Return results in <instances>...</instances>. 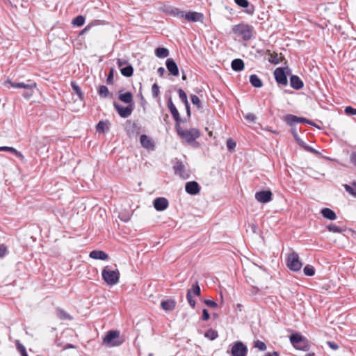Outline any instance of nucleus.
I'll list each match as a JSON object with an SVG mask.
<instances>
[{"mask_svg":"<svg viewBox=\"0 0 356 356\" xmlns=\"http://www.w3.org/2000/svg\"><path fill=\"white\" fill-rule=\"evenodd\" d=\"M120 275L118 269H112L109 266H105L102 271L103 280L109 286L115 285L119 282Z\"/></svg>","mask_w":356,"mask_h":356,"instance_id":"f257e3e1","label":"nucleus"},{"mask_svg":"<svg viewBox=\"0 0 356 356\" xmlns=\"http://www.w3.org/2000/svg\"><path fill=\"white\" fill-rule=\"evenodd\" d=\"M176 130L181 138L188 143H192L200 136V133L197 129L192 128L188 130L183 129L179 122L176 124Z\"/></svg>","mask_w":356,"mask_h":356,"instance_id":"f03ea898","label":"nucleus"},{"mask_svg":"<svg viewBox=\"0 0 356 356\" xmlns=\"http://www.w3.org/2000/svg\"><path fill=\"white\" fill-rule=\"evenodd\" d=\"M122 340L120 337V332L118 330H110L106 332L102 339L103 345L106 347H115L122 344Z\"/></svg>","mask_w":356,"mask_h":356,"instance_id":"7ed1b4c3","label":"nucleus"},{"mask_svg":"<svg viewBox=\"0 0 356 356\" xmlns=\"http://www.w3.org/2000/svg\"><path fill=\"white\" fill-rule=\"evenodd\" d=\"M290 341L296 349L305 351L309 349V343L308 340L299 333L291 335Z\"/></svg>","mask_w":356,"mask_h":356,"instance_id":"20e7f679","label":"nucleus"},{"mask_svg":"<svg viewBox=\"0 0 356 356\" xmlns=\"http://www.w3.org/2000/svg\"><path fill=\"white\" fill-rule=\"evenodd\" d=\"M232 30L237 36L241 37L245 40H250L252 35L253 29L248 24H241L236 25L233 27Z\"/></svg>","mask_w":356,"mask_h":356,"instance_id":"39448f33","label":"nucleus"},{"mask_svg":"<svg viewBox=\"0 0 356 356\" xmlns=\"http://www.w3.org/2000/svg\"><path fill=\"white\" fill-rule=\"evenodd\" d=\"M286 266L287 267L293 271H298L301 269L302 266V263L300 260L298 254L292 252L288 254L286 259Z\"/></svg>","mask_w":356,"mask_h":356,"instance_id":"423d86ee","label":"nucleus"},{"mask_svg":"<svg viewBox=\"0 0 356 356\" xmlns=\"http://www.w3.org/2000/svg\"><path fill=\"white\" fill-rule=\"evenodd\" d=\"M248 348L242 342H235L231 348V354L232 356H246Z\"/></svg>","mask_w":356,"mask_h":356,"instance_id":"0eeeda50","label":"nucleus"},{"mask_svg":"<svg viewBox=\"0 0 356 356\" xmlns=\"http://www.w3.org/2000/svg\"><path fill=\"white\" fill-rule=\"evenodd\" d=\"M273 194L270 191H261L254 195L256 200L260 203H267L271 201Z\"/></svg>","mask_w":356,"mask_h":356,"instance_id":"6e6552de","label":"nucleus"},{"mask_svg":"<svg viewBox=\"0 0 356 356\" xmlns=\"http://www.w3.org/2000/svg\"><path fill=\"white\" fill-rule=\"evenodd\" d=\"M114 107L116 109L118 114L122 118H124L129 117L131 114L132 111H133V107L131 106H128L127 107H124L121 105H119L117 103L114 104Z\"/></svg>","mask_w":356,"mask_h":356,"instance_id":"1a4fd4ad","label":"nucleus"},{"mask_svg":"<svg viewBox=\"0 0 356 356\" xmlns=\"http://www.w3.org/2000/svg\"><path fill=\"white\" fill-rule=\"evenodd\" d=\"M153 204L156 211H162L168 208L169 203L166 198L158 197L154 200Z\"/></svg>","mask_w":356,"mask_h":356,"instance_id":"9d476101","label":"nucleus"},{"mask_svg":"<svg viewBox=\"0 0 356 356\" xmlns=\"http://www.w3.org/2000/svg\"><path fill=\"white\" fill-rule=\"evenodd\" d=\"M274 76L276 81L281 85H286L287 78L282 68H277L274 72Z\"/></svg>","mask_w":356,"mask_h":356,"instance_id":"9b49d317","label":"nucleus"},{"mask_svg":"<svg viewBox=\"0 0 356 356\" xmlns=\"http://www.w3.org/2000/svg\"><path fill=\"white\" fill-rule=\"evenodd\" d=\"M186 191L191 195H196L200 192V186L196 181H190L186 183L185 186Z\"/></svg>","mask_w":356,"mask_h":356,"instance_id":"f8f14e48","label":"nucleus"},{"mask_svg":"<svg viewBox=\"0 0 356 356\" xmlns=\"http://www.w3.org/2000/svg\"><path fill=\"white\" fill-rule=\"evenodd\" d=\"M184 19L193 22H200L202 20L203 15L197 12H188L185 13Z\"/></svg>","mask_w":356,"mask_h":356,"instance_id":"ddd939ff","label":"nucleus"},{"mask_svg":"<svg viewBox=\"0 0 356 356\" xmlns=\"http://www.w3.org/2000/svg\"><path fill=\"white\" fill-rule=\"evenodd\" d=\"M89 257L93 259L107 260L108 255L102 250H92L90 252Z\"/></svg>","mask_w":356,"mask_h":356,"instance_id":"4468645a","label":"nucleus"},{"mask_svg":"<svg viewBox=\"0 0 356 356\" xmlns=\"http://www.w3.org/2000/svg\"><path fill=\"white\" fill-rule=\"evenodd\" d=\"M6 84H9L10 87L24 88V89H34L36 88V83H32L31 84H25L24 83H13L10 81L6 82Z\"/></svg>","mask_w":356,"mask_h":356,"instance_id":"2eb2a0df","label":"nucleus"},{"mask_svg":"<svg viewBox=\"0 0 356 356\" xmlns=\"http://www.w3.org/2000/svg\"><path fill=\"white\" fill-rule=\"evenodd\" d=\"M166 67L169 72L173 76H178L179 69L176 63L172 59H168L166 60Z\"/></svg>","mask_w":356,"mask_h":356,"instance_id":"dca6fc26","label":"nucleus"},{"mask_svg":"<svg viewBox=\"0 0 356 356\" xmlns=\"http://www.w3.org/2000/svg\"><path fill=\"white\" fill-rule=\"evenodd\" d=\"M140 142L143 147L149 149H154V143L147 136L142 135L140 138Z\"/></svg>","mask_w":356,"mask_h":356,"instance_id":"f3484780","label":"nucleus"},{"mask_svg":"<svg viewBox=\"0 0 356 356\" xmlns=\"http://www.w3.org/2000/svg\"><path fill=\"white\" fill-rule=\"evenodd\" d=\"M176 302L172 299H168L161 302V308L165 311H172L175 309Z\"/></svg>","mask_w":356,"mask_h":356,"instance_id":"a211bd4d","label":"nucleus"},{"mask_svg":"<svg viewBox=\"0 0 356 356\" xmlns=\"http://www.w3.org/2000/svg\"><path fill=\"white\" fill-rule=\"evenodd\" d=\"M291 86L296 90H299L303 87V83L297 76H291L290 79Z\"/></svg>","mask_w":356,"mask_h":356,"instance_id":"6ab92c4d","label":"nucleus"},{"mask_svg":"<svg viewBox=\"0 0 356 356\" xmlns=\"http://www.w3.org/2000/svg\"><path fill=\"white\" fill-rule=\"evenodd\" d=\"M109 122L108 121H99L96 126L97 131L100 133H104L108 131L109 129Z\"/></svg>","mask_w":356,"mask_h":356,"instance_id":"aec40b11","label":"nucleus"},{"mask_svg":"<svg viewBox=\"0 0 356 356\" xmlns=\"http://www.w3.org/2000/svg\"><path fill=\"white\" fill-rule=\"evenodd\" d=\"M321 213L324 218L331 220H334L337 218L335 213L328 208H325L322 209Z\"/></svg>","mask_w":356,"mask_h":356,"instance_id":"412c9836","label":"nucleus"},{"mask_svg":"<svg viewBox=\"0 0 356 356\" xmlns=\"http://www.w3.org/2000/svg\"><path fill=\"white\" fill-rule=\"evenodd\" d=\"M119 99L126 104H130L133 102V95L130 92L119 94Z\"/></svg>","mask_w":356,"mask_h":356,"instance_id":"4be33fe9","label":"nucleus"},{"mask_svg":"<svg viewBox=\"0 0 356 356\" xmlns=\"http://www.w3.org/2000/svg\"><path fill=\"white\" fill-rule=\"evenodd\" d=\"M232 68L234 71H241L244 68V63L241 59H234L232 62Z\"/></svg>","mask_w":356,"mask_h":356,"instance_id":"5701e85b","label":"nucleus"},{"mask_svg":"<svg viewBox=\"0 0 356 356\" xmlns=\"http://www.w3.org/2000/svg\"><path fill=\"white\" fill-rule=\"evenodd\" d=\"M168 108H169V109H170V111L173 118L177 121V123L179 122V113L177 109L176 108L175 106L172 102V101L169 102V103H168Z\"/></svg>","mask_w":356,"mask_h":356,"instance_id":"b1692460","label":"nucleus"},{"mask_svg":"<svg viewBox=\"0 0 356 356\" xmlns=\"http://www.w3.org/2000/svg\"><path fill=\"white\" fill-rule=\"evenodd\" d=\"M1 151H7V152H10L12 153H13L16 156L20 158L21 159H24V156L23 154L17 151L16 149H15L14 147H0V152Z\"/></svg>","mask_w":356,"mask_h":356,"instance_id":"393cba45","label":"nucleus"},{"mask_svg":"<svg viewBox=\"0 0 356 356\" xmlns=\"http://www.w3.org/2000/svg\"><path fill=\"white\" fill-rule=\"evenodd\" d=\"M155 55L158 58H166L169 55V51L164 47H159L155 50Z\"/></svg>","mask_w":356,"mask_h":356,"instance_id":"a878e982","label":"nucleus"},{"mask_svg":"<svg viewBox=\"0 0 356 356\" xmlns=\"http://www.w3.org/2000/svg\"><path fill=\"white\" fill-rule=\"evenodd\" d=\"M251 84L256 88H261L262 86L261 80L255 74H252L250 77Z\"/></svg>","mask_w":356,"mask_h":356,"instance_id":"bb28decb","label":"nucleus"},{"mask_svg":"<svg viewBox=\"0 0 356 356\" xmlns=\"http://www.w3.org/2000/svg\"><path fill=\"white\" fill-rule=\"evenodd\" d=\"M282 56L281 54H270L268 57V61L273 64H278L281 62Z\"/></svg>","mask_w":356,"mask_h":356,"instance_id":"cd10ccee","label":"nucleus"},{"mask_svg":"<svg viewBox=\"0 0 356 356\" xmlns=\"http://www.w3.org/2000/svg\"><path fill=\"white\" fill-rule=\"evenodd\" d=\"M120 72L123 76L129 77V76H132L133 72H134V69L131 65H127L124 67L122 68V70H120Z\"/></svg>","mask_w":356,"mask_h":356,"instance_id":"c85d7f7f","label":"nucleus"},{"mask_svg":"<svg viewBox=\"0 0 356 356\" xmlns=\"http://www.w3.org/2000/svg\"><path fill=\"white\" fill-rule=\"evenodd\" d=\"M284 120L289 125L298 123V117L293 115H286L284 116Z\"/></svg>","mask_w":356,"mask_h":356,"instance_id":"c756f323","label":"nucleus"},{"mask_svg":"<svg viewBox=\"0 0 356 356\" xmlns=\"http://www.w3.org/2000/svg\"><path fill=\"white\" fill-rule=\"evenodd\" d=\"M72 88L74 92L78 95L80 99H83V94L80 88V87L74 81L71 83Z\"/></svg>","mask_w":356,"mask_h":356,"instance_id":"7c9ffc66","label":"nucleus"},{"mask_svg":"<svg viewBox=\"0 0 356 356\" xmlns=\"http://www.w3.org/2000/svg\"><path fill=\"white\" fill-rule=\"evenodd\" d=\"M204 337L210 340H214L218 337V334L216 330L210 329L205 332Z\"/></svg>","mask_w":356,"mask_h":356,"instance_id":"2f4dec72","label":"nucleus"},{"mask_svg":"<svg viewBox=\"0 0 356 356\" xmlns=\"http://www.w3.org/2000/svg\"><path fill=\"white\" fill-rule=\"evenodd\" d=\"M344 188L348 193H350L352 196L356 197V182H354L353 184V186L345 184Z\"/></svg>","mask_w":356,"mask_h":356,"instance_id":"473e14b6","label":"nucleus"},{"mask_svg":"<svg viewBox=\"0 0 356 356\" xmlns=\"http://www.w3.org/2000/svg\"><path fill=\"white\" fill-rule=\"evenodd\" d=\"M85 22V18L82 15H79L72 21V24L76 26H81Z\"/></svg>","mask_w":356,"mask_h":356,"instance_id":"72a5a7b5","label":"nucleus"},{"mask_svg":"<svg viewBox=\"0 0 356 356\" xmlns=\"http://www.w3.org/2000/svg\"><path fill=\"white\" fill-rule=\"evenodd\" d=\"M56 315L60 319H71L70 315L60 309H58L56 310Z\"/></svg>","mask_w":356,"mask_h":356,"instance_id":"f704fd0d","label":"nucleus"},{"mask_svg":"<svg viewBox=\"0 0 356 356\" xmlns=\"http://www.w3.org/2000/svg\"><path fill=\"white\" fill-rule=\"evenodd\" d=\"M98 93L102 97H106L109 94V91L106 86H101L99 88Z\"/></svg>","mask_w":356,"mask_h":356,"instance_id":"c9c22d12","label":"nucleus"},{"mask_svg":"<svg viewBox=\"0 0 356 356\" xmlns=\"http://www.w3.org/2000/svg\"><path fill=\"white\" fill-rule=\"evenodd\" d=\"M178 93L180 99L184 103L186 107H188V101L186 92L183 90L179 89Z\"/></svg>","mask_w":356,"mask_h":356,"instance_id":"e433bc0d","label":"nucleus"},{"mask_svg":"<svg viewBox=\"0 0 356 356\" xmlns=\"http://www.w3.org/2000/svg\"><path fill=\"white\" fill-rule=\"evenodd\" d=\"M294 137L296 138V140L297 141V143L302 147H303L305 149L308 150V151H310L312 152H316L314 149H312V147H309V146H307L305 145L304 142L300 140L297 134H294Z\"/></svg>","mask_w":356,"mask_h":356,"instance_id":"4c0bfd02","label":"nucleus"},{"mask_svg":"<svg viewBox=\"0 0 356 356\" xmlns=\"http://www.w3.org/2000/svg\"><path fill=\"white\" fill-rule=\"evenodd\" d=\"M171 14L178 18H184L185 13L178 8H175L171 10Z\"/></svg>","mask_w":356,"mask_h":356,"instance_id":"58836bf2","label":"nucleus"},{"mask_svg":"<svg viewBox=\"0 0 356 356\" xmlns=\"http://www.w3.org/2000/svg\"><path fill=\"white\" fill-rule=\"evenodd\" d=\"M16 346L17 350L20 353L22 356H28L25 347L20 343L19 341H16Z\"/></svg>","mask_w":356,"mask_h":356,"instance_id":"ea45409f","label":"nucleus"},{"mask_svg":"<svg viewBox=\"0 0 356 356\" xmlns=\"http://www.w3.org/2000/svg\"><path fill=\"white\" fill-rule=\"evenodd\" d=\"M191 102L192 103L196 106L197 107V108H202V104H201V101L200 99H199V97L195 95H191Z\"/></svg>","mask_w":356,"mask_h":356,"instance_id":"a19ab883","label":"nucleus"},{"mask_svg":"<svg viewBox=\"0 0 356 356\" xmlns=\"http://www.w3.org/2000/svg\"><path fill=\"white\" fill-rule=\"evenodd\" d=\"M304 273L307 276H312L314 275L315 270L313 266L307 265L303 269Z\"/></svg>","mask_w":356,"mask_h":356,"instance_id":"79ce46f5","label":"nucleus"},{"mask_svg":"<svg viewBox=\"0 0 356 356\" xmlns=\"http://www.w3.org/2000/svg\"><path fill=\"white\" fill-rule=\"evenodd\" d=\"M327 229L331 232H334V233H341L342 232V229L339 227L338 226H337L336 225H330L328 226H327Z\"/></svg>","mask_w":356,"mask_h":356,"instance_id":"37998d69","label":"nucleus"},{"mask_svg":"<svg viewBox=\"0 0 356 356\" xmlns=\"http://www.w3.org/2000/svg\"><path fill=\"white\" fill-rule=\"evenodd\" d=\"M188 291H192L193 296H200V288L197 284L194 285L193 286V288L191 290H189Z\"/></svg>","mask_w":356,"mask_h":356,"instance_id":"c03bdc74","label":"nucleus"},{"mask_svg":"<svg viewBox=\"0 0 356 356\" xmlns=\"http://www.w3.org/2000/svg\"><path fill=\"white\" fill-rule=\"evenodd\" d=\"M254 347L258 348L259 350H263V351L266 349V344L263 341H259V340L255 341Z\"/></svg>","mask_w":356,"mask_h":356,"instance_id":"a18cd8bd","label":"nucleus"},{"mask_svg":"<svg viewBox=\"0 0 356 356\" xmlns=\"http://www.w3.org/2000/svg\"><path fill=\"white\" fill-rule=\"evenodd\" d=\"M236 143L233 139H232V138L227 139V147L228 149H229V150L234 149V148L236 147Z\"/></svg>","mask_w":356,"mask_h":356,"instance_id":"49530a36","label":"nucleus"},{"mask_svg":"<svg viewBox=\"0 0 356 356\" xmlns=\"http://www.w3.org/2000/svg\"><path fill=\"white\" fill-rule=\"evenodd\" d=\"M187 300L188 301L189 305L194 307L195 305V301L193 298L192 291H188L187 293Z\"/></svg>","mask_w":356,"mask_h":356,"instance_id":"de8ad7c7","label":"nucleus"},{"mask_svg":"<svg viewBox=\"0 0 356 356\" xmlns=\"http://www.w3.org/2000/svg\"><path fill=\"white\" fill-rule=\"evenodd\" d=\"M234 1L238 6L242 8H247L249 6L248 0H234Z\"/></svg>","mask_w":356,"mask_h":356,"instance_id":"09e8293b","label":"nucleus"},{"mask_svg":"<svg viewBox=\"0 0 356 356\" xmlns=\"http://www.w3.org/2000/svg\"><path fill=\"white\" fill-rule=\"evenodd\" d=\"M117 64L118 67L122 70V68L128 65L127 61L126 60L117 59Z\"/></svg>","mask_w":356,"mask_h":356,"instance_id":"8fccbe9b","label":"nucleus"},{"mask_svg":"<svg viewBox=\"0 0 356 356\" xmlns=\"http://www.w3.org/2000/svg\"><path fill=\"white\" fill-rule=\"evenodd\" d=\"M345 113L347 115H356V109L351 107V106H347L345 108Z\"/></svg>","mask_w":356,"mask_h":356,"instance_id":"3c124183","label":"nucleus"},{"mask_svg":"<svg viewBox=\"0 0 356 356\" xmlns=\"http://www.w3.org/2000/svg\"><path fill=\"white\" fill-rule=\"evenodd\" d=\"M8 253L7 247L4 245H0V258L3 257Z\"/></svg>","mask_w":356,"mask_h":356,"instance_id":"603ef678","label":"nucleus"},{"mask_svg":"<svg viewBox=\"0 0 356 356\" xmlns=\"http://www.w3.org/2000/svg\"><path fill=\"white\" fill-rule=\"evenodd\" d=\"M26 91L24 92V94L23 95V96H24L25 98H26V99H29V98H31V97L33 96V89H31V90H30V89H26Z\"/></svg>","mask_w":356,"mask_h":356,"instance_id":"864d4df0","label":"nucleus"},{"mask_svg":"<svg viewBox=\"0 0 356 356\" xmlns=\"http://www.w3.org/2000/svg\"><path fill=\"white\" fill-rule=\"evenodd\" d=\"M204 303L210 307L216 308L217 307V303L211 300H204Z\"/></svg>","mask_w":356,"mask_h":356,"instance_id":"5fc2aeb1","label":"nucleus"},{"mask_svg":"<svg viewBox=\"0 0 356 356\" xmlns=\"http://www.w3.org/2000/svg\"><path fill=\"white\" fill-rule=\"evenodd\" d=\"M152 91L153 95L154 97H157L158 96V94H159V86L156 83H154L152 86Z\"/></svg>","mask_w":356,"mask_h":356,"instance_id":"6e6d98bb","label":"nucleus"},{"mask_svg":"<svg viewBox=\"0 0 356 356\" xmlns=\"http://www.w3.org/2000/svg\"><path fill=\"white\" fill-rule=\"evenodd\" d=\"M245 118L250 122H254L255 120V115L252 113H248L245 115Z\"/></svg>","mask_w":356,"mask_h":356,"instance_id":"4d7b16f0","label":"nucleus"},{"mask_svg":"<svg viewBox=\"0 0 356 356\" xmlns=\"http://www.w3.org/2000/svg\"><path fill=\"white\" fill-rule=\"evenodd\" d=\"M202 314H203V316H202L203 320L208 321L210 318L208 311L206 309H204L202 311Z\"/></svg>","mask_w":356,"mask_h":356,"instance_id":"13d9d810","label":"nucleus"},{"mask_svg":"<svg viewBox=\"0 0 356 356\" xmlns=\"http://www.w3.org/2000/svg\"><path fill=\"white\" fill-rule=\"evenodd\" d=\"M327 345L329 346V347L330 348H332V350H337L339 348V346L337 343H334V342H332V341H327Z\"/></svg>","mask_w":356,"mask_h":356,"instance_id":"bf43d9fd","label":"nucleus"},{"mask_svg":"<svg viewBox=\"0 0 356 356\" xmlns=\"http://www.w3.org/2000/svg\"><path fill=\"white\" fill-rule=\"evenodd\" d=\"M350 161H351L352 163L356 166V153H354L351 155Z\"/></svg>","mask_w":356,"mask_h":356,"instance_id":"052dcab7","label":"nucleus"},{"mask_svg":"<svg viewBox=\"0 0 356 356\" xmlns=\"http://www.w3.org/2000/svg\"><path fill=\"white\" fill-rule=\"evenodd\" d=\"M113 69H111L109 75L108 76V81L110 82L113 79Z\"/></svg>","mask_w":356,"mask_h":356,"instance_id":"680f3d73","label":"nucleus"},{"mask_svg":"<svg viewBox=\"0 0 356 356\" xmlns=\"http://www.w3.org/2000/svg\"><path fill=\"white\" fill-rule=\"evenodd\" d=\"M299 122H308V120H306L305 118L298 117V123H299Z\"/></svg>","mask_w":356,"mask_h":356,"instance_id":"e2e57ef3","label":"nucleus"},{"mask_svg":"<svg viewBox=\"0 0 356 356\" xmlns=\"http://www.w3.org/2000/svg\"><path fill=\"white\" fill-rule=\"evenodd\" d=\"M158 72L159 73L160 75H163L165 72V69L161 67L158 69Z\"/></svg>","mask_w":356,"mask_h":356,"instance_id":"0e129e2a","label":"nucleus"},{"mask_svg":"<svg viewBox=\"0 0 356 356\" xmlns=\"http://www.w3.org/2000/svg\"><path fill=\"white\" fill-rule=\"evenodd\" d=\"M92 24H97V21L92 22L91 24H88L87 26H86V28L84 29L83 31H86V30L89 29Z\"/></svg>","mask_w":356,"mask_h":356,"instance_id":"69168bd1","label":"nucleus"},{"mask_svg":"<svg viewBox=\"0 0 356 356\" xmlns=\"http://www.w3.org/2000/svg\"><path fill=\"white\" fill-rule=\"evenodd\" d=\"M272 354V356H280V354L277 351H274L273 353H270Z\"/></svg>","mask_w":356,"mask_h":356,"instance_id":"338daca9","label":"nucleus"},{"mask_svg":"<svg viewBox=\"0 0 356 356\" xmlns=\"http://www.w3.org/2000/svg\"><path fill=\"white\" fill-rule=\"evenodd\" d=\"M186 108L188 115H191V111H190L189 104L188 103V107H186Z\"/></svg>","mask_w":356,"mask_h":356,"instance_id":"774afa93","label":"nucleus"}]
</instances>
